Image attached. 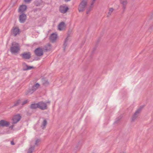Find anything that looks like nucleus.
<instances>
[{"instance_id":"a878e982","label":"nucleus","mask_w":153,"mask_h":153,"mask_svg":"<svg viewBox=\"0 0 153 153\" xmlns=\"http://www.w3.org/2000/svg\"><path fill=\"white\" fill-rule=\"evenodd\" d=\"M42 82L43 84L45 86L49 84V83L47 81L45 80H43Z\"/></svg>"},{"instance_id":"5701e85b","label":"nucleus","mask_w":153,"mask_h":153,"mask_svg":"<svg viewBox=\"0 0 153 153\" xmlns=\"http://www.w3.org/2000/svg\"><path fill=\"white\" fill-rule=\"evenodd\" d=\"M47 121L45 120H44L42 123V125L41 126V127H42L43 129H44L45 128V126L47 125Z\"/></svg>"},{"instance_id":"7ed1b4c3","label":"nucleus","mask_w":153,"mask_h":153,"mask_svg":"<svg viewBox=\"0 0 153 153\" xmlns=\"http://www.w3.org/2000/svg\"><path fill=\"white\" fill-rule=\"evenodd\" d=\"M143 108V106H141L137 108L131 117V119L132 121H134L137 118Z\"/></svg>"},{"instance_id":"393cba45","label":"nucleus","mask_w":153,"mask_h":153,"mask_svg":"<svg viewBox=\"0 0 153 153\" xmlns=\"http://www.w3.org/2000/svg\"><path fill=\"white\" fill-rule=\"evenodd\" d=\"M35 4L36 6H39L41 4V2L39 1H36L35 2Z\"/></svg>"},{"instance_id":"2f4dec72","label":"nucleus","mask_w":153,"mask_h":153,"mask_svg":"<svg viewBox=\"0 0 153 153\" xmlns=\"http://www.w3.org/2000/svg\"><path fill=\"white\" fill-rule=\"evenodd\" d=\"M13 127H14V126L13 125H12V126H10V128H11V129H12L13 128Z\"/></svg>"},{"instance_id":"bb28decb","label":"nucleus","mask_w":153,"mask_h":153,"mask_svg":"<svg viewBox=\"0 0 153 153\" xmlns=\"http://www.w3.org/2000/svg\"><path fill=\"white\" fill-rule=\"evenodd\" d=\"M20 102V100H19L16 101L13 105V106H17Z\"/></svg>"},{"instance_id":"39448f33","label":"nucleus","mask_w":153,"mask_h":153,"mask_svg":"<svg viewBox=\"0 0 153 153\" xmlns=\"http://www.w3.org/2000/svg\"><path fill=\"white\" fill-rule=\"evenodd\" d=\"M21 116L19 114H17L13 116L12 120V124H14L16 123L21 120Z\"/></svg>"},{"instance_id":"9d476101","label":"nucleus","mask_w":153,"mask_h":153,"mask_svg":"<svg viewBox=\"0 0 153 153\" xmlns=\"http://www.w3.org/2000/svg\"><path fill=\"white\" fill-rule=\"evenodd\" d=\"M35 53L36 56H41L43 54V50L42 48H38L35 50Z\"/></svg>"},{"instance_id":"b1692460","label":"nucleus","mask_w":153,"mask_h":153,"mask_svg":"<svg viewBox=\"0 0 153 153\" xmlns=\"http://www.w3.org/2000/svg\"><path fill=\"white\" fill-rule=\"evenodd\" d=\"M40 141V140L39 139H37L36 140L35 143V145L36 146H38L39 145V143Z\"/></svg>"},{"instance_id":"1a4fd4ad","label":"nucleus","mask_w":153,"mask_h":153,"mask_svg":"<svg viewBox=\"0 0 153 153\" xmlns=\"http://www.w3.org/2000/svg\"><path fill=\"white\" fill-rule=\"evenodd\" d=\"M57 38V35L56 33L51 34L50 37V41L53 42H55Z\"/></svg>"},{"instance_id":"0eeeda50","label":"nucleus","mask_w":153,"mask_h":153,"mask_svg":"<svg viewBox=\"0 0 153 153\" xmlns=\"http://www.w3.org/2000/svg\"><path fill=\"white\" fill-rule=\"evenodd\" d=\"M68 8L65 5L61 6L59 8V11L62 13H65L68 10Z\"/></svg>"},{"instance_id":"72a5a7b5","label":"nucleus","mask_w":153,"mask_h":153,"mask_svg":"<svg viewBox=\"0 0 153 153\" xmlns=\"http://www.w3.org/2000/svg\"><path fill=\"white\" fill-rule=\"evenodd\" d=\"M120 153H126L125 152H120Z\"/></svg>"},{"instance_id":"ddd939ff","label":"nucleus","mask_w":153,"mask_h":153,"mask_svg":"<svg viewBox=\"0 0 153 153\" xmlns=\"http://www.w3.org/2000/svg\"><path fill=\"white\" fill-rule=\"evenodd\" d=\"M120 3L122 4L123 11L125 10L127 4V0H120Z\"/></svg>"},{"instance_id":"2eb2a0df","label":"nucleus","mask_w":153,"mask_h":153,"mask_svg":"<svg viewBox=\"0 0 153 153\" xmlns=\"http://www.w3.org/2000/svg\"><path fill=\"white\" fill-rule=\"evenodd\" d=\"M27 6L26 5H22L20 6L18 12L20 13H22L26 10Z\"/></svg>"},{"instance_id":"a211bd4d","label":"nucleus","mask_w":153,"mask_h":153,"mask_svg":"<svg viewBox=\"0 0 153 153\" xmlns=\"http://www.w3.org/2000/svg\"><path fill=\"white\" fill-rule=\"evenodd\" d=\"M30 108L33 109H35L37 108H39L38 102L37 103H33L31 105Z\"/></svg>"},{"instance_id":"cd10ccee","label":"nucleus","mask_w":153,"mask_h":153,"mask_svg":"<svg viewBox=\"0 0 153 153\" xmlns=\"http://www.w3.org/2000/svg\"><path fill=\"white\" fill-rule=\"evenodd\" d=\"M28 102V101L27 100H25L22 103V105H24L25 104H26L27 103V102Z\"/></svg>"},{"instance_id":"f03ea898","label":"nucleus","mask_w":153,"mask_h":153,"mask_svg":"<svg viewBox=\"0 0 153 153\" xmlns=\"http://www.w3.org/2000/svg\"><path fill=\"white\" fill-rule=\"evenodd\" d=\"M87 0H82L78 7L79 11V12L83 11L87 6Z\"/></svg>"},{"instance_id":"7c9ffc66","label":"nucleus","mask_w":153,"mask_h":153,"mask_svg":"<svg viewBox=\"0 0 153 153\" xmlns=\"http://www.w3.org/2000/svg\"><path fill=\"white\" fill-rule=\"evenodd\" d=\"M11 145H14V143L13 141H11Z\"/></svg>"},{"instance_id":"c85d7f7f","label":"nucleus","mask_w":153,"mask_h":153,"mask_svg":"<svg viewBox=\"0 0 153 153\" xmlns=\"http://www.w3.org/2000/svg\"><path fill=\"white\" fill-rule=\"evenodd\" d=\"M95 1L96 0H92L91 3V5H93Z\"/></svg>"},{"instance_id":"9b49d317","label":"nucleus","mask_w":153,"mask_h":153,"mask_svg":"<svg viewBox=\"0 0 153 153\" xmlns=\"http://www.w3.org/2000/svg\"><path fill=\"white\" fill-rule=\"evenodd\" d=\"M21 56L24 59H29L31 57V54L30 52H25L22 54Z\"/></svg>"},{"instance_id":"f257e3e1","label":"nucleus","mask_w":153,"mask_h":153,"mask_svg":"<svg viewBox=\"0 0 153 153\" xmlns=\"http://www.w3.org/2000/svg\"><path fill=\"white\" fill-rule=\"evenodd\" d=\"M20 48L19 44L15 42H13L12 46L10 47V52L12 53H18L19 51Z\"/></svg>"},{"instance_id":"f3484780","label":"nucleus","mask_w":153,"mask_h":153,"mask_svg":"<svg viewBox=\"0 0 153 153\" xmlns=\"http://www.w3.org/2000/svg\"><path fill=\"white\" fill-rule=\"evenodd\" d=\"M23 65L24 68V70L25 71L30 70L34 68L33 66H28L25 63H23Z\"/></svg>"},{"instance_id":"412c9836","label":"nucleus","mask_w":153,"mask_h":153,"mask_svg":"<svg viewBox=\"0 0 153 153\" xmlns=\"http://www.w3.org/2000/svg\"><path fill=\"white\" fill-rule=\"evenodd\" d=\"M114 10V9L113 8H110L109 9V11H108V14H107V16H110L111 15V13Z\"/></svg>"},{"instance_id":"4468645a","label":"nucleus","mask_w":153,"mask_h":153,"mask_svg":"<svg viewBox=\"0 0 153 153\" xmlns=\"http://www.w3.org/2000/svg\"><path fill=\"white\" fill-rule=\"evenodd\" d=\"M9 124L10 123L8 122L5 121L4 120H2L0 121V126L7 127Z\"/></svg>"},{"instance_id":"20e7f679","label":"nucleus","mask_w":153,"mask_h":153,"mask_svg":"<svg viewBox=\"0 0 153 153\" xmlns=\"http://www.w3.org/2000/svg\"><path fill=\"white\" fill-rule=\"evenodd\" d=\"M50 102H47L46 103H45L43 102H38L39 108L42 110H44L47 109V103H50Z\"/></svg>"},{"instance_id":"c756f323","label":"nucleus","mask_w":153,"mask_h":153,"mask_svg":"<svg viewBox=\"0 0 153 153\" xmlns=\"http://www.w3.org/2000/svg\"><path fill=\"white\" fill-rule=\"evenodd\" d=\"M31 0H24L25 1L26 3H29L31 1Z\"/></svg>"},{"instance_id":"6ab92c4d","label":"nucleus","mask_w":153,"mask_h":153,"mask_svg":"<svg viewBox=\"0 0 153 153\" xmlns=\"http://www.w3.org/2000/svg\"><path fill=\"white\" fill-rule=\"evenodd\" d=\"M69 40V39L68 37H67L65 39L63 44L64 49L65 50V48L67 45V42Z\"/></svg>"},{"instance_id":"aec40b11","label":"nucleus","mask_w":153,"mask_h":153,"mask_svg":"<svg viewBox=\"0 0 153 153\" xmlns=\"http://www.w3.org/2000/svg\"><path fill=\"white\" fill-rule=\"evenodd\" d=\"M35 148V146H31L30 148L29 149L28 153H32L33 150H34Z\"/></svg>"},{"instance_id":"4be33fe9","label":"nucleus","mask_w":153,"mask_h":153,"mask_svg":"<svg viewBox=\"0 0 153 153\" xmlns=\"http://www.w3.org/2000/svg\"><path fill=\"white\" fill-rule=\"evenodd\" d=\"M93 7V5H91H91L89 6V7L88 8L87 10L86 11V13L87 14H88L90 12L91 10Z\"/></svg>"},{"instance_id":"6e6552de","label":"nucleus","mask_w":153,"mask_h":153,"mask_svg":"<svg viewBox=\"0 0 153 153\" xmlns=\"http://www.w3.org/2000/svg\"><path fill=\"white\" fill-rule=\"evenodd\" d=\"M19 21L21 23H24L26 20L27 16L25 14L22 13L19 16Z\"/></svg>"},{"instance_id":"f704fd0d","label":"nucleus","mask_w":153,"mask_h":153,"mask_svg":"<svg viewBox=\"0 0 153 153\" xmlns=\"http://www.w3.org/2000/svg\"><path fill=\"white\" fill-rule=\"evenodd\" d=\"M34 11H35L36 10H35V9H34Z\"/></svg>"},{"instance_id":"dca6fc26","label":"nucleus","mask_w":153,"mask_h":153,"mask_svg":"<svg viewBox=\"0 0 153 153\" xmlns=\"http://www.w3.org/2000/svg\"><path fill=\"white\" fill-rule=\"evenodd\" d=\"M66 27V25L63 22H61L58 26V29L60 30H62L65 29Z\"/></svg>"},{"instance_id":"f8f14e48","label":"nucleus","mask_w":153,"mask_h":153,"mask_svg":"<svg viewBox=\"0 0 153 153\" xmlns=\"http://www.w3.org/2000/svg\"><path fill=\"white\" fill-rule=\"evenodd\" d=\"M20 31L19 28L17 27L13 28L12 31V34L16 36L19 34Z\"/></svg>"},{"instance_id":"423d86ee","label":"nucleus","mask_w":153,"mask_h":153,"mask_svg":"<svg viewBox=\"0 0 153 153\" xmlns=\"http://www.w3.org/2000/svg\"><path fill=\"white\" fill-rule=\"evenodd\" d=\"M39 86L40 85L38 83L34 84L31 89L29 90L28 93L30 94H32L39 87Z\"/></svg>"},{"instance_id":"473e14b6","label":"nucleus","mask_w":153,"mask_h":153,"mask_svg":"<svg viewBox=\"0 0 153 153\" xmlns=\"http://www.w3.org/2000/svg\"><path fill=\"white\" fill-rule=\"evenodd\" d=\"M71 0H65L66 1H70Z\"/></svg>"}]
</instances>
